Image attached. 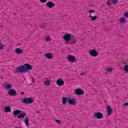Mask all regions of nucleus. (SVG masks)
<instances>
[{
  "label": "nucleus",
  "mask_w": 128,
  "mask_h": 128,
  "mask_svg": "<svg viewBox=\"0 0 128 128\" xmlns=\"http://www.w3.org/2000/svg\"><path fill=\"white\" fill-rule=\"evenodd\" d=\"M45 40L46 42H50V36H46L45 38Z\"/></svg>",
  "instance_id": "a878e982"
},
{
  "label": "nucleus",
  "mask_w": 128,
  "mask_h": 128,
  "mask_svg": "<svg viewBox=\"0 0 128 128\" xmlns=\"http://www.w3.org/2000/svg\"><path fill=\"white\" fill-rule=\"evenodd\" d=\"M91 20H96L98 18V17L96 16H92V15L89 16Z\"/></svg>",
  "instance_id": "f3484780"
},
{
  "label": "nucleus",
  "mask_w": 128,
  "mask_h": 128,
  "mask_svg": "<svg viewBox=\"0 0 128 128\" xmlns=\"http://www.w3.org/2000/svg\"><path fill=\"white\" fill-rule=\"evenodd\" d=\"M25 116H26V113L21 114L18 116V118H24Z\"/></svg>",
  "instance_id": "6ab92c4d"
},
{
  "label": "nucleus",
  "mask_w": 128,
  "mask_h": 128,
  "mask_svg": "<svg viewBox=\"0 0 128 128\" xmlns=\"http://www.w3.org/2000/svg\"><path fill=\"white\" fill-rule=\"evenodd\" d=\"M88 14H90L92 12H94V10H91L87 11Z\"/></svg>",
  "instance_id": "473e14b6"
},
{
  "label": "nucleus",
  "mask_w": 128,
  "mask_h": 128,
  "mask_svg": "<svg viewBox=\"0 0 128 128\" xmlns=\"http://www.w3.org/2000/svg\"><path fill=\"white\" fill-rule=\"evenodd\" d=\"M112 112H114V111L112 110V107L110 106H108V109H107V115L110 116L112 114Z\"/></svg>",
  "instance_id": "6e6552de"
},
{
  "label": "nucleus",
  "mask_w": 128,
  "mask_h": 128,
  "mask_svg": "<svg viewBox=\"0 0 128 128\" xmlns=\"http://www.w3.org/2000/svg\"><path fill=\"white\" fill-rule=\"evenodd\" d=\"M94 117L95 118H98V120H100L102 118V112H96L94 114Z\"/></svg>",
  "instance_id": "423d86ee"
},
{
  "label": "nucleus",
  "mask_w": 128,
  "mask_h": 128,
  "mask_svg": "<svg viewBox=\"0 0 128 128\" xmlns=\"http://www.w3.org/2000/svg\"><path fill=\"white\" fill-rule=\"evenodd\" d=\"M62 104L64 105L66 104V102H68V98H62Z\"/></svg>",
  "instance_id": "aec40b11"
},
{
  "label": "nucleus",
  "mask_w": 128,
  "mask_h": 128,
  "mask_svg": "<svg viewBox=\"0 0 128 128\" xmlns=\"http://www.w3.org/2000/svg\"><path fill=\"white\" fill-rule=\"evenodd\" d=\"M32 70V66L30 64L26 63L20 66H18L16 68V72H20L21 74H28L30 72V70Z\"/></svg>",
  "instance_id": "f257e3e1"
},
{
  "label": "nucleus",
  "mask_w": 128,
  "mask_h": 128,
  "mask_svg": "<svg viewBox=\"0 0 128 128\" xmlns=\"http://www.w3.org/2000/svg\"><path fill=\"white\" fill-rule=\"evenodd\" d=\"M44 84L46 86H50V81L46 80L44 82Z\"/></svg>",
  "instance_id": "5701e85b"
},
{
  "label": "nucleus",
  "mask_w": 128,
  "mask_h": 128,
  "mask_svg": "<svg viewBox=\"0 0 128 128\" xmlns=\"http://www.w3.org/2000/svg\"><path fill=\"white\" fill-rule=\"evenodd\" d=\"M114 70V68H107L106 70L108 72H112Z\"/></svg>",
  "instance_id": "4be33fe9"
},
{
  "label": "nucleus",
  "mask_w": 128,
  "mask_h": 128,
  "mask_svg": "<svg viewBox=\"0 0 128 128\" xmlns=\"http://www.w3.org/2000/svg\"><path fill=\"white\" fill-rule=\"evenodd\" d=\"M68 102L69 104H72V106H74L76 104V101L74 98H68Z\"/></svg>",
  "instance_id": "0eeeda50"
},
{
  "label": "nucleus",
  "mask_w": 128,
  "mask_h": 128,
  "mask_svg": "<svg viewBox=\"0 0 128 128\" xmlns=\"http://www.w3.org/2000/svg\"><path fill=\"white\" fill-rule=\"evenodd\" d=\"M46 6L49 8H52L54 6V4L52 2H48L46 4Z\"/></svg>",
  "instance_id": "9d476101"
},
{
  "label": "nucleus",
  "mask_w": 128,
  "mask_h": 128,
  "mask_svg": "<svg viewBox=\"0 0 128 128\" xmlns=\"http://www.w3.org/2000/svg\"><path fill=\"white\" fill-rule=\"evenodd\" d=\"M124 70L126 72H128V65H126L124 68Z\"/></svg>",
  "instance_id": "393cba45"
},
{
  "label": "nucleus",
  "mask_w": 128,
  "mask_h": 128,
  "mask_svg": "<svg viewBox=\"0 0 128 128\" xmlns=\"http://www.w3.org/2000/svg\"><path fill=\"white\" fill-rule=\"evenodd\" d=\"M112 4V0H108L107 1V4H108V6H110V4Z\"/></svg>",
  "instance_id": "c85d7f7f"
},
{
  "label": "nucleus",
  "mask_w": 128,
  "mask_h": 128,
  "mask_svg": "<svg viewBox=\"0 0 128 128\" xmlns=\"http://www.w3.org/2000/svg\"><path fill=\"white\" fill-rule=\"evenodd\" d=\"M54 54L52 53H46L45 54V56L46 58L48 60H52L53 58Z\"/></svg>",
  "instance_id": "4468645a"
},
{
  "label": "nucleus",
  "mask_w": 128,
  "mask_h": 128,
  "mask_svg": "<svg viewBox=\"0 0 128 128\" xmlns=\"http://www.w3.org/2000/svg\"><path fill=\"white\" fill-rule=\"evenodd\" d=\"M4 88L5 90H10L12 88V85L10 84H8L4 86Z\"/></svg>",
  "instance_id": "dca6fc26"
},
{
  "label": "nucleus",
  "mask_w": 128,
  "mask_h": 128,
  "mask_svg": "<svg viewBox=\"0 0 128 128\" xmlns=\"http://www.w3.org/2000/svg\"><path fill=\"white\" fill-rule=\"evenodd\" d=\"M8 94H10V96H14L16 94V92L14 89H11L8 91Z\"/></svg>",
  "instance_id": "1a4fd4ad"
},
{
  "label": "nucleus",
  "mask_w": 128,
  "mask_h": 128,
  "mask_svg": "<svg viewBox=\"0 0 128 128\" xmlns=\"http://www.w3.org/2000/svg\"><path fill=\"white\" fill-rule=\"evenodd\" d=\"M112 4H116L118 3V0H112Z\"/></svg>",
  "instance_id": "2f4dec72"
},
{
  "label": "nucleus",
  "mask_w": 128,
  "mask_h": 128,
  "mask_svg": "<svg viewBox=\"0 0 128 128\" xmlns=\"http://www.w3.org/2000/svg\"><path fill=\"white\" fill-rule=\"evenodd\" d=\"M13 114L14 116H18V114H22V111L20 110H15L14 111Z\"/></svg>",
  "instance_id": "a211bd4d"
},
{
  "label": "nucleus",
  "mask_w": 128,
  "mask_h": 128,
  "mask_svg": "<svg viewBox=\"0 0 128 128\" xmlns=\"http://www.w3.org/2000/svg\"><path fill=\"white\" fill-rule=\"evenodd\" d=\"M22 100L24 104H32V102H34V99L32 98H24Z\"/></svg>",
  "instance_id": "20e7f679"
},
{
  "label": "nucleus",
  "mask_w": 128,
  "mask_h": 128,
  "mask_svg": "<svg viewBox=\"0 0 128 128\" xmlns=\"http://www.w3.org/2000/svg\"><path fill=\"white\" fill-rule=\"evenodd\" d=\"M15 53L16 54H24V51L22 49L18 48L15 50Z\"/></svg>",
  "instance_id": "ddd939ff"
},
{
  "label": "nucleus",
  "mask_w": 128,
  "mask_h": 128,
  "mask_svg": "<svg viewBox=\"0 0 128 128\" xmlns=\"http://www.w3.org/2000/svg\"><path fill=\"white\" fill-rule=\"evenodd\" d=\"M72 34H66L63 36V39L64 40L66 44H70V40H72Z\"/></svg>",
  "instance_id": "f03ea898"
},
{
  "label": "nucleus",
  "mask_w": 128,
  "mask_h": 128,
  "mask_svg": "<svg viewBox=\"0 0 128 128\" xmlns=\"http://www.w3.org/2000/svg\"><path fill=\"white\" fill-rule=\"evenodd\" d=\"M75 92L78 96H80V94H84V91L80 89L76 90Z\"/></svg>",
  "instance_id": "f8f14e48"
},
{
  "label": "nucleus",
  "mask_w": 128,
  "mask_h": 128,
  "mask_svg": "<svg viewBox=\"0 0 128 128\" xmlns=\"http://www.w3.org/2000/svg\"><path fill=\"white\" fill-rule=\"evenodd\" d=\"M5 112H12V110L10 109V106H6L5 108Z\"/></svg>",
  "instance_id": "412c9836"
},
{
  "label": "nucleus",
  "mask_w": 128,
  "mask_h": 128,
  "mask_svg": "<svg viewBox=\"0 0 128 128\" xmlns=\"http://www.w3.org/2000/svg\"><path fill=\"white\" fill-rule=\"evenodd\" d=\"M80 74L83 75V74H84L82 73V74Z\"/></svg>",
  "instance_id": "4c0bfd02"
},
{
  "label": "nucleus",
  "mask_w": 128,
  "mask_h": 128,
  "mask_svg": "<svg viewBox=\"0 0 128 128\" xmlns=\"http://www.w3.org/2000/svg\"><path fill=\"white\" fill-rule=\"evenodd\" d=\"M120 24H126V18L125 17H122L119 20Z\"/></svg>",
  "instance_id": "2eb2a0df"
},
{
  "label": "nucleus",
  "mask_w": 128,
  "mask_h": 128,
  "mask_svg": "<svg viewBox=\"0 0 128 128\" xmlns=\"http://www.w3.org/2000/svg\"><path fill=\"white\" fill-rule=\"evenodd\" d=\"M68 60L69 62H76V57L73 56H68Z\"/></svg>",
  "instance_id": "9b49d317"
},
{
  "label": "nucleus",
  "mask_w": 128,
  "mask_h": 128,
  "mask_svg": "<svg viewBox=\"0 0 128 128\" xmlns=\"http://www.w3.org/2000/svg\"><path fill=\"white\" fill-rule=\"evenodd\" d=\"M32 81L33 83H34V78H32Z\"/></svg>",
  "instance_id": "f704fd0d"
},
{
  "label": "nucleus",
  "mask_w": 128,
  "mask_h": 128,
  "mask_svg": "<svg viewBox=\"0 0 128 128\" xmlns=\"http://www.w3.org/2000/svg\"><path fill=\"white\" fill-rule=\"evenodd\" d=\"M123 16H125V18H128V12L124 13Z\"/></svg>",
  "instance_id": "cd10ccee"
},
{
  "label": "nucleus",
  "mask_w": 128,
  "mask_h": 128,
  "mask_svg": "<svg viewBox=\"0 0 128 128\" xmlns=\"http://www.w3.org/2000/svg\"><path fill=\"white\" fill-rule=\"evenodd\" d=\"M89 54L93 58H96L98 56V52L96 50H91L89 51Z\"/></svg>",
  "instance_id": "7ed1b4c3"
},
{
  "label": "nucleus",
  "mask_w": 128,
  "mask_h": 128,
  "mask_svg": "<svg viewBox=\"0 0 128 128\" xmlns=\"http://www.w3.org/2000/svg\"><path fill=\"white\" fill-rule=\"evenodd\" d=\"M21 94H24V92H22Z\"/></svg>",
  "instance_id": "e433bc0d"
},
{
  "label": "nucleus",
  "mask_w": 128,
  "mask_h": 128,
  "mask_svg": "<svg viewBox=\"0 0 128 128\" xmlns=\"http://www.w3.org/2000/svg\"><path fill=\"white\" fill-rule=\"evenodd\" d=\"M76 40L74 38L72 40V42L70 43L69 44H76Z\"/></svg>",
  "instance_id": "bb28decb"
},
{
  "label": "nucleus",
  "mask_w": 128,
  "mask_h": 128,
  "mask_svg": "<svg viewBox=\"0 0 128 128\" xmlns=\"http://www.w3.org/2000/svg\"><path fill=\"white\" fill-rule=\"evenodd\" d=\"M4 46L0 42V50H4Z\"/></svg>",
  "instance_id": "c756f323"
},
{
  "label": "nucleus",
  "mask_w": 128,
  "mask_h": 128,
  "mask_svg": "<svg viewBox=\"0 0 128 128\" xmlns=\"http://www.w3.org/2000/svg\"><path fill=\"white\" fill-rule=\"evenodd\" d=\"M124 106H128V103H125V104H124Z\"/></svg>",
  "instance_id": "c9c22d12"
},
{
  "label": "nucleus",
  "mask_w": 128,
  "mask_h": 128,
  "mask_svg": "<svg viewBox=\"0 0 128 128\" xmlns=\"http://www.w3.org/2000/svg\"><path fill=\"white\" fill-rule=\"evenodd\" d=\"M55 122H56V124H62V121H60V120H56Z\"/></svg>",
  "instance_id": "7c9ffc66"
},
{
  "label": "nucleus",
  "mask_w": 128,
  "mask_h": 128,
  "mask_svg": "<svg viewBox=\"0 0 128 128\" xmlns=\"http://www.w3.org/2000/svg\"><path fill=\"white\" fill-rule=\"evenodd\" d=\"M56 84L59 86H62L64 84V81L62 78H59L57 79Z\"/></svg>",
  "instance_id": "39448f33"
},
{
  "label": "nucleus",
  "mask_w": 128,
  "mask_h": 128,
  "mask_svg": "<svg viewBox=\"0 0 128 128\" xmlns=\"http://www.w3.org/2000/svg\"><path fill=\"white\" fill-rule=\"evenodd\" d=\"M40 2L42 4H44V2H46V0H40Z\"/></svg>",
  "instance_id": "72a5a7b5"
},
{
  "label": "nucleus",
  "mask_w": 128,
  "mask_h": 128,
  "mask_svg": "<svg viewBox=\"0 0 128 128\" xmlns=\"http://www.w3.org/2000/svg\"><path fill=\"white\" fill-rule=\"evenodd\" d=\"M24 122L26 126H28V118H25Z\"/></svg>",
  "instance_id": "b1692460"
}]
</instances>
